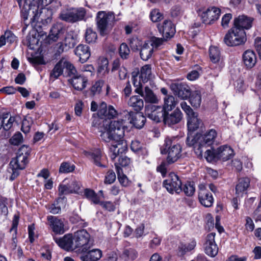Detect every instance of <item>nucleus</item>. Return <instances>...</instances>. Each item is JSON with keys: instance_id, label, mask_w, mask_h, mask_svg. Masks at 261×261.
<instances>
[{"instance_id": "59", "label": "nucleus", "mask_w": 261, "mask_h": 261, "mask_svg": "<svg viewBox=\"0 0 261 261\" xmlns=\"http://www.w3.org/2000/svg\"><path fill=\"white\" fill-rule=\"evenodd\" d=\"M3 35L6 42L10 44H12L16 40V37L10 31H6Z\"/></svg>"}, {"instance_id": "44", "label": "nucleus", "mask_w": 261, "mask_h": 261, "mask_svg": "<svg viewBox=\"0 0 261 261\" xmlns=\"http://www.w3.org/2000/svg\"><path fill=\"white\" fill-rule=\"evenodd\" d=\"M116 169L117 173L118 179L120 184L123 187H128L130 185V181L128 180L127 176L123 174L122 169L116 164Z\"/></svg>"}, {"instance_id": "16", "label": "nucleus", "mask_w": 261, "mask_h": 261, "mask_svg": "<svg viewBox=\"0 0 261 261\" xmlns=\"http://www.w3.org/2000/svg\"><path fill=\"white\" fill-rule=\"evenodd\" d=\"M170 88L173 93L182 99H186L191 94L190 87L184 83H172Z\"/></svg>"}, {"instance_id": "55", "label": "nucleus", "mask_w": 261, "mask_h": 261, "mask_svg": "<svg viewBox=\"0 0 261 261\" xmlns=\"http://www.w3.org/2000/svg\"><path fill=\"white\" fill-rule=\"evenodd\" d=\"M80 70L83 72L87 73V76H90L93 75L95 72V69L91 64H85L81 66Z\"/></svg>"}, {"instance_id": "7", "label": "nucleus", "mask_w": 261, "mask_h": 261, "mask_svg": "<svg viewBox=\"0 0 261 261\" xmlns=\"http://www.w3.org/2000/svg\"><path fill=\"white\" fill-rule=\"evenodd\" d=\"M86 10L83 8H70L63 9L60 14L61 19L68 22H75L84 19Z\"/></svg>"}, {"instance_id": "19", "label": "nucleus", "mask_w": 261, "mask_h": 261, "mask_svg": "<svg viewBox=\"0 0 261 261\" xmlns=\"http://www.w3.org/2000/svg\"><path fill=\"white\" fill-rule=\"evenodd\" d=\"M215 237L214 232L208 234L204 244L205 252L211 257H215L218 252V247L215 243Z\"/></svg>"}, {"instance_id": "63", "label": "nucleus", "mask_w": 261, "mask_h": 261, "mask_svg": "<svg viewBox=\"0 0 261 261\" xmlns=\"http://www.w3.org/2000/svg\"><path fill=\"white\" fill-rule=\"evenodd\" d=\"M40 254L41 257L47 260H50L51 257V252L48 246H44L41 248Z\"/></svg>"}, {"instance_id": "40", "label": "nucleus", "mask_w": 261, "mask_h": 261, "mask_svg": "<svg viewBox=\"0 0 261 261\" xmlns=\"http://www.w3.org/2000/svg\"><path fill=\"white\" fill-rule=\"evenodd\" d=\"M18 220V217L15 215L12 221V227L10 230V232L12 233V243L11 247L13 249H16L17 246L16 234Z\"/></svg>"}, {"instance_id": "60", "label": "nucleus", "mask_w": 261, "mask_h": 261, "mask_svg": "<svg viewBox=\"0 0 261 261\" xmlns=\"http://www.w3.org/2000/svg\"><path fill=\"white\" fill-rule=\"evenodd\" d=\"M129 45L133 50H138L142 45V42L137 37H133L129 40Z\"/></svg>"}, {"instance_id": "29", "label": "nucleus", "mask_w": 261, "mask_h": 261, "mask_svg": "<svg viewBox=\"0 0 261 261\" xmlns=\"http://www.w3.org/2000/svg\"><path fill=\"white\" fill-rule=\"evenodd\" d=\"M77 35L75 34L72 31L68 32L64 38L63 41L62 42L59 49L63 51L64 48L63 45L67 47L65 49L73 47L77 42Z\"/></svg>"}, {"instance_id": "23", "label": "nucleus", "mask_w": 261, "mask_h": 261, "mask_svg": "<svg viewBox=\"0 0 261 261\" xmlns=\"http://www.w3.org/2000/svg\"><path fill=\"white\" fill-rule=\"evenodd\" d=\"M146 114L150 119L158 122L161 118L164 117V111L160 107L156 106H148L145 108Z\"/></svg>"}, {"instance_id": "62", "label": "nucleus", "mask_w": 261, "mask_h": 261, "mask_svg": "<svg viewBox=\"0 0 261 261\" xmlns=\"http://www.w3.org/2000/svg\"><path fill=\"white\" fill-rule=\"evenodd\" d=\"M8 199L5 197L0 198V213L6 215L8 214Z\"/></svg>"}, {"instance_id": "39", "label": "nucleus", "mask_w": 261, "mask_h": 261, "mask_svg": "<svg viewBox=\"0 0 261 261\" xmlns=\"http://www.w3.org/2000/svg\"><path fill=\"white\" fill-rule=\"evenodd\" d=\"M153 48L150 46L149 43L145 42L140 49V57L144 61L148 60L152 56Z\"/></svg>"}, {"instance_id": "13", "label": "nucleus", "mask_w": 261, "mask_h": 261, "mask_svg": "<svg viewBox=\"0 0 261 261\" xmlns=\"http://www.w3.org/2000/svg\"><path fill=\"white\" fill-rule=\"evenodd\" d=\"M134 85L135 87H136L135 92L143 97L146 102L151 103H157L158 102V99L156 96L148 87L146 86L143 89L142 85L140 82L138 84L137 82H134Z\"/></svg>"}, {"instance_id": "45", "label": "nucleus", "mask_w": 261, "mask_h": 261, "mask_svg": "<svg viewBox=\"0 0 261 261\" xmlns=\"http://www.w3.org/2000/svg\"><path fill=\"white\" fill-rule=\"evenodd\" d=\"M190 102L192 107L197 108L200 106L201 103V96L198 91L193 92L190 95Z\"/></svg>"}, {"instance_id": "35", "label": "nucleus", "mask_w": 261, "mask_h": 261, "mask_svg": "<svg viewBox=\"0 0 261 261\" xmlns=\"http://www.w3.org/2000/svg\"><path fill=\"white\" fill-rule=\"evenodd\" d=\"M250 179L248 177L241 178L239 179L238 183L236 187V193L238 196L242 195L249 187Z\"/></svg>"}, {"instance_id": "34", "label": "nucleus", "mask_w": 261, "mask_h": 261, "mask_svg": "<svg viewBox=\"0 0 261 261\" xmlns=\"http://www.w3.org/2000/svg\"><path fill=\"white\" fill-rule=\"evenodd\" d=\"M201 123L202 121L198 118V114L196 113L187 118V126L188 130L190 131L196 130Z\"/></svg>"}, {"instance_id": "20", "label": "nucleus", "mask_w": 261, "mask_h": 261, "mask_svg": "<svg viewBox=\"0 0 261 261\" xmlns=\"http://www.w3.org/2000/svg\"><path fill=\"white\" fill-rule=\"evenodd\" d=\"M158 28L163 37L166 39L172 37L175 33V28L174 24L169 20H164L163 24H159Z\"/></svg>"}, {"instance_id": "25", "label": "nucleus", "mask_w": 261, "mask_h": 261, "mask_svg": "<svg viewBox=\"0 0 261 261\" xmlns=\"http://www.w3.org/2000/svg\"><path fill=\"white\" fill-rule=\"evenodd\" d=\"M118 113L113 106H109L107 108V103L102 102L99 105L98 109V116L101 118H108L109 119L113 118Z\"/></svg>"}, {"instance_id": "46", "label": "nucleus", "mask_w": 261, "mask_h": 261, "mask_svg": "<svg viewBox=\"0 0 261 261\" xmlns=\"http://www.w3.org/2000/svg\"><path fill=\"white\" fill-rule=\"evenodd\" d=\"M84 196L86 198L91 201L94 204L100 203L99 196L93 190L90 189H86L84 192Z\"/></svg>"}, {"instance_id": "42", "label": "nucleus", "mask_w": 261, "mask_h": 261, "mask_svg": "<svg viewBox=\"0 0 261 261\" xmlns=\"http://www.w3.org/2000/svg\"><path fill=\"white\" fill-rule=\"evenodd\" d=\"M151 74V66L150 65H145L141 68L139 75L140 80L145 83L150 79Z\"/></svg>"}, {"instance_id": "51", "label": "nucleus", "mask_w": 261, "mask_h": 261, "mask_svg": "<svg viewBox=\"0 0 261 261\" xmlns=\"http://www.w3.org/2000/svg\"><path fill=\"white\" fill-rule=\"evenodd\" d=\"M125 152H124V153ZM122 153H119L118 154L117 156H119L118 162L115 163V166H116V164H117V166L119 167V165L122 167H125L128 165L130 163V159L126 156H123L122 155H120V154H122Z\"/></svg>"}, {"instance_id": "57", "label": "nucleus", "mask_w": 261, "mask_h": 261, "mask_svg": "<svg viewBox=\"0 0 261 261\" xmlns=\"http://www.w3.org/2000/svg\"><path fill=\"white\" fill-rule=\"evenodd\" d=\"M31 152V148L28 145H23L21 146L19 149L17 155H21L25 157L28 159V156L30 155Z\"/></svg>"}, {"instance_id": "5", "label": "nucleus", "mask_w": 261, "mask_h": 261, "mask_svg": "<svg viewBox=\"0 0 261 261\" xmlns=\"http://www.w3.org/2000/svg\"><path fill=\"white\" fill-rule=\"evenodd\" d=\"M233 155V150L230 146L222 145L216 150H206L204 157L208 162L216 161L218 160L226 161L232 158Z\"/></svg>"}, {"instance_id": "36", "label": "nucleus", "mask_w": 261, "mask_h": 261, "mask_svg": "<svg viewBox=\"0 0 261 261\" xmlns=\"http://www.w3.org/2000/svg\"><path fill=\"white\" fill-rule=\"evenodd\" d=\"M109 61L106 58L100 57L98 59L97 73L100 76H103L109 72L108 68Z\"/></svg>"}, {"instance_id": "9", "label": "nucleus", "mask_w": 261, "mask_h": 261, "mask_svg": "<svg viewBox=\"0 0 261 261\" xmlns=\"http://www.w3.org/2000/svg\"><path fill=\"white\" fill-rule=\"evenodd\" d=\"M28 163V159L21 155H17L16 157L13 159L7 169V172L10 174L9 179L13 181L19 175L18 170H22L25 168Z\"/></svg>"}, {"instance_id": "22", "label": "nucleus", "mask_w": 261, "mask_h": 261, "mask_svg": "<svg viewBox=\"0 0 261 261\" xmlns=\"http://www.w3.org/2000/svg\"><path fill=\"white\" fill-rule=\"evenodd\" d=\"M83 153L87 158L92 160L97 166L105 167L102 163V152L99 148H95L90 151H84Z\"/></svg>"}, {"instance_id": "27", "label": "nucleus", "mask_w": 261, "mask_h": 261, "mask_svg": "<svg viewBox=\"0 0 261 261\" xmlns=\"http://www.w3.org/2000/svg\"><path fill=\"white\" fill-rule=\"evenodd\" d=\"M65 29L61 23L54 24L50 29L48 38L49 40L57 41L64 36Z\"/></svg>"}, {"instance_id": "31", "label": "nucleus", "mask_w": 261, "mask_h": 261, "mask_svg": "<svg viewBox=\"0 0 261 261\" xmlns=\"http://www.w3.org/2000/svg\"><path fill=\"white\" fill-rule=\"evenodd\" d=\"M243 61L248 68H252L256 63V56L255 53L251 50H246L243 55Z\"/></svg>"}, {"instance_id": "4", "label": "nucleus", "mask_w": 261, "mask_h": 261, "mask_svg": "<svg viewBox=\"0 0 261 261\" xmlns=\"http://www.w3.org/2000/svg\"><path fill=\"white\" fill-rule=\"evenodd\" d=\"M176 139L174 137H166L163 148L161 149L162 154H168L167 161L169 164L175 162L181 156V147L175 142Z\"/></svg>"}, {"instance_id": "53", "label": "nucleus", "mask_w": 261, "mask_h": 261, "mask_svg": "<svg viewBox=\"0 0 261 261\" xmlns=\"http://www.w3.org/2000/svg\"><path fill=\"white\" fill-rule=\"evenodd\" d=\"M150 18L152 22H156L163 19V14L158 9H153L150 13Z\"/></svg>"}, {"instance_id": "38", "label": "nucleus", "mask_w": 261, "mask_h": 261, "mask_svg": "<svg viewBox=\"0 0 261 261\" xmlns=\"http://www.w3.org/2000/svg\"><path fill=\"white\" fill-rule=\"evenodd\" d=\"M196 246V242L195 240L192 239L187 243H180L178 246V251L181 255H184L192 250H193Z\"/></svg>"}, {"instance_id": "48", "label": "nucleus", "mask_w": 261, "mask_h": 261, "mask_svg": "<svg viewBox=\"0 0 261 261\" xmlns=\"http://www.w3.org/2000/svg\"><path fill=\"white\" fill-rule=\"evenodd\" d=\"M209 56L212 62L214 63L218 62L221 58L219 49L216 46H211L209 49Z\"/></svg>"}, {"instance_id": "54", "label": "nucleus", "mask_w": 261, "mask_h": 261, "mask_svg": "<svg viewBox=\"0 0 261 261\" xmlns=\"http://www.w3.org/2000/svg\"><path fill=\"white\" fill-rule=\"evenodd\" d=\"M195 187L194 184L191 182L186 183L183 188V191L185 194L188 196H191L193 195L195 192Z\"/></svg>"}, {"instance_id": "41", "label": "nucleus", "mask_w": 261, "mask_h": 261, "mask_svg": "<svg viewBox=\"0 0 261 261\" xmlns=\"http://www.w3.org/2000/svg\"><path fill=\"white\" fill-rule=\"evenodd\" d=\"M128 105L135 110L140 111L143 108L144 102L139 96H133L129 98Z\"/></svg>"}, {"instance_id": "58", "label": "nucleus", "mask_w": 261, "mask_h": 261, "mask_svg": "<svg viewBox=\"0 0 261 261\" xmlns=\"http://www.w3.org/2000/svg\"><path fill=\"white\" fill-rule=\"evenodd\" d=\"M104 83L103 80H99L95 82L91 87V90L93 94H98L101 92Z\"/></svg>"}, {"instance_id": "33", "label": "nucleus", "mask_w": 261, "mask_h": 261, "mask_svg": "<svg viewBox=\"0 0 261 261\" xmlns=\"http://www.w3.org/2000/svg\"><path fill=\"white\" fill-rule=\"evenodd\" d=\"M102 257V251L99 249L89 251L86 254L81 256L82 261H97Z\"/></svg>"}, {"instance_id": "49", "label": "nucleus", "mask_w": 261, "mask_h": 261, "mask_svg": "<svg viewBox=\"0 0 261 261\" xmlns=\"http://www.w3.org/2000/svg\"><path fill=\"white\" fill-rule=\"evenodd\" d=\"M33 123V119L30 116L25 117L22 120L21 130L25 134L30 132Z\"/></svg>"}, {"instance_id": "15", "label": "nucleus", "mask_w": 261, "mask_h": 261, "mask_svg": "<svg viewBox=\"0 0 261 261\" xmlns=\"http://www.w3.org/2000/svg\"><path fill=\"white\" fill-rule=\"evenodd\" d=\"M220 13L221 10L219 8L212 7L201 11L199 15L203 22L211 24L219 18Z\"/></svg>"}, {"instance_id": "1", "label": "nucleus", "mask_w": 261, "mask_h": 261, "mask_svg": "<svg viewBox=\"0 0 261 261\" xmlns=\"http://www.w3.org/2000/svg\"><path fill=\"white\" fill-rule=\"evenodd\" d=\"M125 121L118 119L109 123L106 121L103 124L104 130L101 132L100 137L106 142H112L110 148V157L112 160H114L119 153L127 150L126 144L122 140L124 136Z\"/></svg>"}, {"instance_id": "11", "label": "nucleus", "mask_w": 261, "mask_h": 261, "mask_svg": "<svg viewBox=\"0 0 261 261\" xmlns=\"http://www.w3.org/2000/svg\"><path fill=\"white\" fill-rule=\"evenodd\" d=\"M113 19V16L105 11H99L97 14L96 24L98 30L101 36L108 33L110 22Z\"/></svg>"}, {"instance_id": "32", "label": "nucleus", "mask_w": 261, "mask_h": 261, "mask_svg": "<svg viewBox=\"0 0 261 261\" xmlns=\"http://www.w3.org/2000/svg\"><path fill=\"white\" fill-rule=\"evenodd\" d=\"M138 253L137 251L133 247H124L120 256L125 261L134 260L138 257Z\"/></svg>"}, {"instance_id": "14", "label": "nucleus", "mask_w": 261, "mask_h": 261, "mask_svg": "<svg viewBox=\"0 0 261 261\" xmlns=\"http://www.w3.org/2000/svg\"><path fill=\"white\" fill-rule=\"evenodd\" d=\"M123 115L124 118H119V120H126L125 123L128 121L137 128H142L145 124L146 118L141 113L134 114L133 112L125 111L123 112Z\"/></svg>"}, {"instance_id": "6", "label": "nucleus", "mask_w": 261, "mask_h": 261, "mask_svg": "<svg viewBox=\"0 0 261 261\" xmlns=\"http://www.w3.org/2000/svg\"><path fill=\"white\" fill-rule=\"evenodd\" d=\"M246 40L245 31L233 27L225 34L223 41L228 46H236L244 44Z\"/></svg>"}, {"instance_id": "43", "label": "nucleus", "mask_w": 261, "mask_h": 261, "mask_svg": "<svg viewBox=\"0 0 261 261\" xmlns=\"http://www.w3.org/2000/svg\"><path fill=\"white\" fill-rule=\"evenodd\" d=\"M177 104L174 96H167L164 98V104L163 110L164 112L170 111L175 108Z\"/></svg>"}, {"instance_id": "3", "label": "nucleus", "mask_w": 261, "mask_h": 261, "mask_svg": "<svg viewBox=\"0 0 261 261\" xmlns=\"http://www.w3.org/2000/svg\"><path fill=\"white\" fill-rule=\"evenodd\" d=\"M21 9V16L23 19L24 23L27 27L30 23H33L40 16L38 7L36 5L37 2L35 0H24L23 6H22V0H17Z\"/></svg>"}, {"instance_id": "50", "label": "nucleus", "mask_w": 261, "mask_h": 261, "mask_svg": "<svg viewBox=\"0 0 261 261\" xmlns=\"http://www.w3.org/2000/svg\"><path fill=\"white\" fill-rule=\"evenodd\" d=\"M75 166L73 164L68 162L62 163L59 168V173H68L73 172L75 169Z\"/></svg>"}, {"instance_id": "37", "label": "nucleus", "mask_w": 261, "mask_h": 261, "mask_svg": "<svg viewBox=\"0 0 261 261\" xmlns=\"http://www.w3.org/2000/svg\"><path fill=\"white\" fill-rule=\"evenodd\" d=\"M64 69L63 59L60 60L55 65L50 73V79L53 81L62 74Z\"/></svg>"}, {"instance_id": "52", "label": "nucleus", "mask_w": 261, "mask_h": 261, "mask_svg": "<svg viewBox=\"0 0 261 261\" xmlns=\"http://www.w3.org/2000/svg\"><path fill=\"white\" fill-rule=\"evenodd\" d=\"M119 55L123 59H126L128 58L130 50L127 45L125 43H122L119 47Z\"/></svg>"}, {"instance_id": "17", "label": "nucleus", "mask_w": 261, "mask_h": 261, "mask_svg": "<svg viewBox=\"0 0 261 261\" xmlns=\"http://www.w3.org/2000/svg\"><path fill=\"white\" fill-rule=\"evenodd\" d=\"M54 241L62 249L66 250H73L76 249L73 235L67 233L62 238H54Z\"/></svg>"}, {"instance_id": "28", "label": "nucleus", "mask_w": 261, "mask_h": 261, "mask_svg": "<svg viewBox=\"0 0 261 261\" xmlns=\"http://www.w3.org/2000/svg\"><path fill=\"white\" fill-rule=\"evenodd\" d=\"M69 82L75 90L81 91L86 88L88 79L83 75H74Z\"/></svg>"}, {"instance_id": "24", "label": "nucleus", "mask_w": 261, "mask_h": 261, "mask_svg": "<svg viewBox=\"0 0 261 261\" xmlns=\"http://www.w3.org/2000/svg\"><path fill=\"white\" fill-rule=\"evenodd\" d=\"M164 112V122L165 124L171 126L179 123L182 119V113L178 109H175L173 112L169 114Z\"/></svg>"}, {"instance_id": "12", "label": "nucleus", "mask_w": 261, "mask_h": 261, "mask_svg": "<svg viewBox=\"0 0 261 261\" xmlns=\"http://www.w3.org/2000/svg\"><path fill=\"white\" fill-rule=\"evenodd\" d=\"M163 185L168 192L171 194L174 192L179 194L182 191L181 181L174 173H170L167 179L163 181Z\"/></svg>"}, {"instance_id": "61", "label": "nucleus", "mask_w": 261, "mask_h": 261, "mask_svg": "<svg viewBox=\"0 0 261 261\" xmlns=\"http://www.w3.org/2000/svg\"><path fill=\"white\" fill-rule=\"evenodd\" d=\"M116 179V175L113 170H109L105 176V183L107 184H111L113 183Z\"/></svg>"}, {"instance_id": "64", "label": "nucleus", "mask_w": 261, "mask_h": 261, "mask_svg": "<svg viewBox=\"0 0 261 261\" xmlns=\"http://www.w3.org/2000/svg\"><path fill=\"white\" fill-rule=\"evenodd\" d=\"M234 86L236 91L239 92L243 93L246 90V86L241 79H238L235 82Z\"/></svg>"}, {"instance_id": "47", "label": "nucleus", "mask_w": 261, "mask_h": 261, "mask_svg": "<svg viewBox=\"0 0 261 261\" xmlns=\"http://www.w3.org/2000/svg\"><path fill=\"white\" fill-rule=\"evenodd\" d=\"M97 39L96 32L92 28H88L86 30L85 33V39L87 43H94Z\"/></svg>"}, {"instance_id": "30", "label": "nucleus", "mask_w": 261, "mask_h": 261, "mask_svg": "<svg viewBox=\"0 0 261 261\" xmlns=\"http://www.w3.org/2000/svg\"><path fill=\"white\" fill-rule=\"evenodd\" d=\"M74 53L79 57V60L82 63L86 62L91 55L89 47L84 44H79L75 48Z\"/></svg>"}, {"instance_id": "10", "label": "nucleus", "mask_w": 261, "mask_h": 261, "mask_svg": "<svg viewBox=\"0 0 261 261\" xmlns=\"http://www.w3.org/2000/svg\"><path fill=\"white\" fill-rule=\"evenodd\" d=\"M81 186V182L75 178L65 179L59 186V195L62 196L71 193H76Z\"/></svg>"}, {"instance_id": "56", "label": "nucleus", "mask_w": 261, "mask_h": 261, "mask_svg": "<svg viewBox=\"0 0 261 261\" xmlns=\"http://www.w3.org/2000/svg\"><path fill=\"white\" fill-rule=\"evenodd\" d=\"M23 141V137L22 134L17 132L15 133L10 139V143L14 145H18Z\"/></svg>"}, {"instance_id": "8", "label": "nucleus", "mask_w": 261, "mask_h": 261, "mask_svg": "<svg viewBox=\"0 0 261 261\" xmlns=\"http://www.w3.org/2000/svg\"><path fill=\"white\" fill-rule=\"evenodd\" d=\"M76 249L82 252H87L90 248V235L85 229L76 231L73 234Z\"/></svg>"}, {"instance_id": "26", "label": "nucleus", "mask_w": 261, "mask_h": 261, "mask_svg": "<svg viewBox=\"0 0 261 261\" xmlns=\"http://www.w3.org/2000/svg\"><path fill=\"white\" fill-rule=\"evenodd\" d=\"M253 20V18L247 16L240 15L234 18L233 27L240 30L242 29L243 31L248 30L252 27Z\"/></svg>"}, {"instance_id": "21", "label": "nucleus", "mask_w": 261, "mask_h": 261, "mask_svg": "<svg viewBox=\"0 0 261 261\" xmlns=\"http://www.w3.org/2000/svg\"><path fill=\"white\" fill-rule=\"evenodd\" d=\"M48 224L52 231L56 234H61L64 233V224L62 220L53 216L47 217Z\"/></svg>"}, {"instance_id": "2", "label": "nucleus", "mask_w": 261, "mask_h": 261, "mask_svg": "<svg viewBox=\"0 0 261 261\" xmlns=\"http://www.w3.org/2000/svg\"><path fill=\"white\" fill-rule=\"evenodd\" d=\"M217 136V132L214 129H211L203 134H197L194 137L188 135L187 143L189 146H193L197 156L202 158L203 152L214 143Z\"/></svg>"}, {"instance_id": "18", "label": "nucleus", "mask_w": 261, "mask_h": 261, "mask_svg": "<svg viewBox=\"0 0 261 261\" xmlns=\"http://www.w3.org/2000/svg\"><path fill=\"white\" fill-rule=\"evenodd\" d=\"M198 199L200 203L205 207L211 206L214 202L212 194L202 184L199 185Z\"/></svg>"}]
</instances>
